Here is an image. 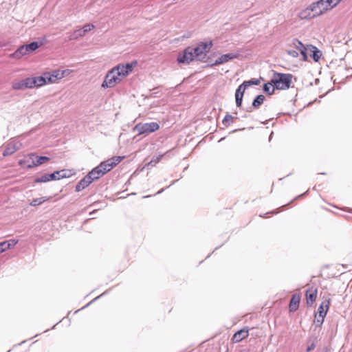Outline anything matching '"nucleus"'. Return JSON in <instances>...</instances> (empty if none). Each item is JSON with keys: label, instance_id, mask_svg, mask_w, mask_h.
Instances as JSON below:
<instances>
[{"label": "nucleus", "instance_id": "obj_1", "mask_svg": "<svg viewBox=\"0 0 352 352\" xmlns=\"http://www.w3.org/2000/svg\"><path fill=\"white\" fill-rule=\"evenodd\" d=\"M212 41L200 42L196 47H187L183 52L179 54L177 60L179 63L189 64L195 58L204 61L206 54L212 47Z\"/></svg>", "mask_w": 352, "mask_h": 352}, {"label": "nucleus", "instance_id": "obj_2", "mask_svg": "<svg viewBox=\"0 0 352 352\" xmlns=\"http://www.w3.org/2000/svg\"><path fill=\"white\" fill-rule=\"evenodd\" d=\"M293 75L291 74H284L274 72L272 78V82L274 87L278 90L288 89L292 83Z\"/></svg>", "mask_w": 352, "mask_h": 352}, {"label": "nucleus", "instance_id": "obj_3", "mask_svg": "<svg viewBox=\"0 0 352 352\" xmlns=\"http://www.w3.org/2000/svg\"><path fill=\"white\" fill-rule=\"evenodd\" d=\"M160 125L157 122H151L146 123H138L133 128L134 132L137 131L138 135L149 134L157 131Z\"/></svg>", "mask_w": 352, "mask_h": 352}, {"label": "nucleus", "instance_id": "obj_4", "mask_svg": "<svg viewBox=\"0 0 352 352\" xmlns=\"http://www.w3.org/2000/svg\"><path fill=\"white\" fill-rule=\"evenodd\" d=\"M122 80V79L120 77V76H118V73L116 69L113 67L109 71H108L107 74H106L104 81L102 83V87L104 89L114 87Z\"/></svg>", "mask_w": 352, "mask_h": 352}, {"label": "nucleus", "instance_id": "obj_5", "mask_svg": "<svg viewBox=\"0 0 352 352\" xmlns=\"http://www.w3.org/2000/svg\"><path fill=\"white\" fill-rule=\"evenodd\" d=\"M137 65V62L133 61L132 63H127L125 65L119 64L114 67L113 68L118 73V76L122 79L123 78L127 76L132 71L133 66Z\"/></svg>", "mask_w": 352, "mask_h": 352}, {"label": "nucleus", "instance_id": "obj_6", "mask_svg": "<svg viewBox=\"0 0 352 352\" xmlns=\"http://www.w3.org/2000/svg\"><path fill=\"white\" fill-rule=\"evenodd\" d=\"M22 147V144L20 141L12 140L5 145V148L3 152V156L7 157L12 155L16 151L20 150Z\"/></svg>", "mask_w": 352, "mask_h": 352}, {"label": "nucleus", "instance_id": "obj_7", "mask_svg": "<svg viewBox=\"0 0 352 352\" xmlns=\"http://www.w3.org/2000/svg\"><path fill=\"white\" fill-rule=\"evenodd\" d=\"M239 56H240L239 53H228V54H222L214 63H209L208 65V66L212 67L216 65L226 63H227L230 60H232L233 59L239 58Z\"/></svg>", "mask_w": 352, "mask_h": 352}, {"label": "nucleus", "instance_id": "obj_8", "mask_svg": "<svg viewBox=\"0 0 352 352\" xmlns=\"http://www.w3.org/2000/svg\"><path fill=\"white\" fill-rule=\"evenodd\" d=\"M65 70H53L52 72H45L47 75V80L49 83H54L56 80L63 78L65 76Z\"/></svg>", "mask_w": 352, "mask_h": 352}, {"label": "nucleus", "instance_id": "obj_9", "mask_svg": "<svg viewBox=\"0 0 352 352\" xmlns=\"http://www.w3.org/2000/svg\"><path fill=\"white\" fill-rule=\"evenodd\" d=\"M30 159H32V164H29V168H34L50 161V157L47 156H38L34 153H30Z\"/></svg>", "mask_w": 352, "mask_h": 352}, {"label": "nucleus", "instance_id": "obj_10", "mask_svg": "<svg viewBox=\"0 0 352 352\" xmlns=\"http://www.w3.org/2000/svg\"><path fill=\"white\" fill-rule=\"evenodd\" d=\"M318 290L316 288L309 287L306 291V302L308 306H311L317 298Z\"/></svg>", "mask_w": 352, "mask_h": 352}, {"label": "nucleus", "instance_id": "obj_11", "mask_svg": "<svg viewBox=\"0 0 352 352\" xmlns=\"http://www.w3.org/2000/svg\"><path fill=\"white\" fill-rule=\"evenodd\" d=\"M68 173L69 170L66 169L56 170L52 173H49V177L51 179V181L59 180L60 179L69 177L71 174H69Z\"/></svg>", "mask_w": 352, "mask_h": 352}, {"label": "nucleus", "instance_id": "obj_12", "mask_svg": "<svg viewBox=\"0 0 352 352\" xmlns=\"http://www.w3.org/2000/svg\"><path fill=\"white\" fill-rule=\"evenodd\" d=\"M330 304V298L324 299L318 307L317 312L316 314L320 315V316L325 317L329 309Z\"/></svg>", "mask_w": 352, "mask_h": 352}, {"label": "nucleus", "instance_id": "obj_13", "mask_svg": "<svg viewBox=\"0 0 352 352\" xmlns=\"http://www.w3.org/2000/svg\"><path fill=\"white\" fill-rule=\"evenodd\" d=\"M249 336V329L248 327H244L238 331H236L233 337L232 340L234 342H239L245 338H248Z\"/></svg>", "mask_w": 352, "mask_h": 352}, {"label": "nucleus", "instance_id": "obj_14", "mask_svg": "<svg viewBox=\"0 0 352 352\" xmlns=\"http://www.w3.org/2000/svg\"><path fill=\"white\" fill-rule=\"evenodd\" d=\"M265 96L262 94L258 95L253 100L252 106L247 107L246 112H252L254 109H258L264 102Z\"/></svg>", "mask_w": 352, "mask_h": 352}, {"label": "nucleus", "instance_id": "obj_15", "mask_svg": "<svg viewBox=\"0 0 352 352\" xmlns=\"http://www.w3.org/2000/svg\"><path fill=\"white\" fill-rule=\"evenodd\" d=\"M92 182L93 179L90 178L87 175H86L77 183L75 190L76 192H80L89 186Z\"/></svg>", "mask_w": 352, "mask_h": 352}, {"label": "nucleus", "instance_id": "obj_16", "mask_svg": "<svg viewBox=\"0 0 352 352\" xmlns=\"http://www.w3.org/2000/svg\"><path fill=\"white\" fill-rule=\"evenodd\" d=\"M324 0H319L316 2H314L311 4V10L313 12H316V15H322L327 10H322V7H325Z\"/></svg>", "mask_w": 352, "mask_h": 352}, {"label": "nucleus", "instance_id": "obj_17", "mask_svg": "<svg viewBox=\"0 0 352 352\" xmlns=\"http://www.w3.org/2000/svg\"><path fill=\"white\" fill-rule=\"evenodd\" d=\"M318 16L316 12L311 11V5L299 13V17L302 19H313Z\"/></svg>", "mask_w": 352, "mask_h": 352}, {"label": "nucleus", "instance_id": "obj_18", "mask_svg": "<svg viewBox=\"0 0 352 352\" xmlns=\"http://www.w3.org/2000/svg\"><path fill=\"white\" fill-rule=\"evenodd\" d=\"M300 297L298 294H293L289 302V311H295L298 309Z\"/></svg>", "mask_w": 352, "mask_h": 352}, {"label": "nucleus", "instance_id": "obj_19", "mask_svg": "<svg viewBox=\"0 0 352 352\" xmlns=\"http://www.w3.org/2000/svg\"><path fill=\"white\" fill-rule=\"evenodd\" d=\"M308 50L311 52V57L315 62H318L322 56V52L314 45H307Z\"/></svg>", "mask_w": 352, "mask_h": 352}, {"label": "nucleus", "instance_id": "obj_20", "mask_svg": "<svg viewBox=\"0 0 352 352\" xmlns=\"http://www.w3.org/2000/svg\"><path fill=\"white\" fill-rule=\"evenodd\" d=\"M104 174L103 173L102 169H100L98 166L94 168L90 172L88 173L87 175L93 179V182L99 179L100 177L103 176Z\"/></svg>", "mask_w": 352, "mask_h": 352}, {"label": "nucleus", "instance_id": "obj_21", "mask_svg": "<svg viewBox=\"0 0 352 352\" xmlns=\"http://www.w3.org/2000/svg\"><path fill=\"white\" fill-rule=\"evenodd\" d=\"M47 75L46 73H43V74L41 76H35L34 78L35 87H42L48 82V80H47Z\"/></svg>", "mask_w": 352, "mask_h": 352}, {"label": "nucleus", "instance_id": "obj_22", "mask_svg": "<svg viewBox=\"0 0 352 352\" xmlns=\"http://www.w3.org/2000/svg\"><path fill=\"white\" fill-rule=\"evenodd\" d=\"M28 52L26 51L25 45H21L17 48V50L12 54V57L14 58H21L22 56L28 54Z\"/></svg>", "mask_w": 352, "mask_h": 352}, {"label": "nucleus", "instance_id": "obj_23", "mask_svg": "<svg viewBox=\"0 0 352 352\" xmlns=\"http://www.w3.org/2000/svg\"><path fill=\"white\" fill-rule=\"evenodd\" d=\"M42 43L38 41H32L28 44L24 45L28 53H30L36 50L40 46H41Z\"/></svg>", "mask_w": 352, "mask_h": 352}, {"label": "nucleus", "instance_id": "obj_24", "mask_svg": "<svg viewBox=\"0 0 352 352\" xmlns=\"http://www.w3.org/2000/svg\"><path fill=\"white\" fill-rule=\"evenodd\" d=\"M275 89L276 87H274V83L272 82V80L270 82L265 83L263 87V91L269 96L274 94Z\"/></svg>", "mask_w": 352, "mask_h": 352}, {"label": "nucleus", "instance_id": "obj_25", "mask_svg": "<svg viewBox=\"0 0 352 352\" xmlns=\"http://www.w3.org/2000/svg\"><path fill=\"white\" fill-rule=\"evenodd\" d=\"M98 166L102 169L104 174H106L113 168L109 160L102 162Z\"/></svg>", "mask_w": 352, "mask_h": 352}, {"label": "nucleus", "instance_id": "obj_26", "mask_svg": "<svg viewBox=\"0 0 352 352\" xmlns=\"http://www.w3.org/2000/svg\"><path fill=\"white\" fill-rule=\"evenodd\" d=\"M83 31L82 29H78L75 30L74 32L71 33L69 36L67 38V41H72V40H77L80 37L84 36Z\"/></svg>", "mask_w": 352, "mask_h": 352}, {"label": "nucleus", "instance_id": "obj_27", "mask_svg": "<svg viewBox=\"0 0 352 352\" xmlns=\"http://www.w3.org/2000/svg\"><path fill=\"white\" fill-rule=\"evenodd\" d=\"M324 2L326 4L325 7H322V10H328L336 7L340 3V0H324Z\"/></svg>", "mask_w": 352, "mask_h": 352}, {"label": "nucleus", "instance_id": "obj_28", "mask_svg": "<svg viewBox=\"0 0 352 352\" xmlns=\"http://www.w3.org/2000/svg\"><path fill=\"white\" fill-rule=\"evenodd\" d=\"M32 162V159H30V154H28L27 157H25V159L20 160L19 162V165H21V166H23L25 168L31 169L32 168H29L28 165L29 164L31 165Z\"/></svg>", "mask_w": 352, "mask_h": 352}, {"label": "nucleus", "instance_id": "obj_29", "mask_svg": "<svg viewBox=\"0 0 352 352\" xmlns=\"http://www.w3.org/2000/svg\"><path fill=\"white\" fill-rule=\"evenodd\" d=\"M26 89H33L35 87L34 80L33 77H28L23 79Z\"/></svg>", "mask_w": 352, "mask_h": 352}, {"label": "nucleus", "instance_id": "obj_30", "mask_svg": "<svg viewBox=\"0 0 352 352\" xmlns=\"http://www.w3.org/2000/svg\"><path fill=\"white\" fill-rule=\"evenodd\" d=\"M12 87L14 90H23L25 89V84L23 80H21L18 82H14L12 83Z\"/></svg>", "mask_w": 352, "mask_h": 352}, {"label": "nucleus", "instance_id": "obj_31", "mask_svg": "<svg viewBox=\"0 0 352 352\" xmlns=\"http://www.w3.org/2000/svg\"><path fill=\"white\" fill-rule=\"evenodd\" d=\"M51 181V179L49 177V173L48 174H44L43 175L41 176V177H36L35 179H34V183H45V182H50Z\"/></svg>", "mask_w": 352, "mask_h": 352}, {"label": "nucleus", "instance_id": "obj_32", "mask_svg": "<svg viewBox=\"0 0 352 352\" xmlns=\"http://www.w3.org/2000/svg\"><path fill=\"white\" fill-rule=\"evenodd\" d=\"M246 88V85L245 84L244 82H243L236 89L235 95L243 96Z\"/></svg>", "mask_w": 352, "mask_h": 352}, {"label": "nucleus", "instance_id": "obj_33", "mask_svg": "<svg viewBox=\"0 0 352 352\" xmlns=\"http://www.w3.org/2000/svg\"><path fill=\"white\" fill-rule=\"evenodd\" d=\"M261 79L260 78H251L249 80H245L243 81L245 84L246 85L247 87L251 85H258L261 83Z\"/></svg>", "mask_w": 352, "mask_h": 352}, {"label": "nucleus", "instance_id": "obj_34", "mask_svg": "<svg viewBox=\"0 0 352 352\" xmlns=\"http://www.w3.org/2000/svg\"><path fill=\"white\" fill-rule=\"evenodd\" d=\"M293 45L294 47L299 50V51H301L302 50H304L307 48V46H305L300 40L298 38H294L293 40Z\"/></svg>", "mask_w": 352, "mask_h": 352}, {"label": "nucleus", "instance_id": "obj_35", "mask_svg": "<svg viewBox=\"0 0 352 352\" xmlns=\"http://www.w3.org/2000/svg\"><path fill=\"white\" fill-rule=\"evenodd\" d=\"M47 199L44 197H40V198H36L34 199L32 202L30 203V205L32 206H37L43 204L44 201H45Z\"/></svg>", "mask_w": 352, "mask_h": 352}, {"label": "nucleus", "instance_id": "obj_36", "mask_svg": "<svg viewBox=\"0 0 352 352\" xmlns=\"http://www.w3.org/2000/svg\"><path fill=\"white\" fill-rule=\"evenodd\" d=\"M324 318L325 317L320 316V315L316 314H315V319H314V323H315L316 326V327H321L322 324L324 322Z\"/></svg>", "mask_w": 352, "mask_h": 352}, {"label": "nucleus", "instance_id": "obj_37", "mask_svg": "<svg viewBox=\"0 0 352 352\" xmlns=\"http://www.w3.org/2000/svg\"><path fill=\"white\" fill-rule=\"evenodd\" d=\"M18 241H19L16 240V239H10V240L4 241V242L6 243V249L8 250V249L14 247V245H16L18 243Z\"/></svg>", "mask_w": 352, "mask_h": 352}, {"label": "nucleus", "instance_id": "obj_38", "mask_svg": "<svg viewBox=\"0 0 352 352\" xmlns=\"http://www.w3.org/2000/svg\"><path fill=\"white\" fill-rule=\"evenodd\" d=\"M231 119H238L236 117H233L230 114H226L222 120V123L225 126H228L229 125V121Z\"/></svg>", "mask_w": 352, "mask_h": 352}, {"label": "nucleus", "instance_id": "obj_39", "mask_svg": "<svg viewBox=\"0 0 352 352\" xmlns=\"http://www.w3.org/2000/svg\"><path fill=\"white\" fill-rule=\"evenodd\" d=\"M94 28V25L92 24V23H88V24H86L82 28V30L83 31V34L84 35H85L86 33L90 32L91 30H92Z\"/></svg>", "mask_w": 352, "mask_h": 352}, {"label": "nucleus", "instance_id": "obj_40", "mask_svg": "<svg viewBox=\"0 0 352 352\" xmlns=\"http://www.w3.org/2000/svg\"><path fill=\"white\" fill-rule=\"evenodd\" d=\"M107 293V291L103 292L102 294H101L100 295H99L98 296L96 297L95 298H94L91 301H90L89 303H87L86 305H85L84 307H82L81 309L76 311V313L79 311L81 309H83L86 307H87L90 304H91L93 302L97 300L98 299H99L100 297L103 296L104 295H105Z\"/></svg>", "mask_w": 352, "mask_h": 352}, {"label": "nucleus", "instance_id": "obj_41", "mask_svg": "<svg viewBox=\"0 0 352 352\" xmlns=\"http://www.w3.org/2000/svg\"><path fill=\"white\" fill-rule=\"evenodd\" d=\"M243 96L235 95L236 106L240 109L242 107Z\"/></svg>", "mask_w": 352, "mask_h": 352}, {"label": "nucleus", "instance_id": "obj_42", "mask_svg": "<svg viewBox=\"0 0 352 352\" xmlns=\"http://www.w3.org/2000/svg\"><path fill=\"white\" fill-rule=\"evenodd\" d=\"M308 50V47L307 46V48L304 49V50H302L301 51H300L302 56V60L304 61H307V51Z\"/></svg>", "mask_w": 352, "mask_h": 352}, {"label": "nucleus", "instance_id": "obj_43", "mask_svg": "<svg viewBox=\"0 0 352 352\" xmlns=\"http://www.w3.org/2000/svg\"><path fill=\"white\" fill-rule=\"evenodd\" d=\"M287 54L294 58H297L298 56V52L294 50H288Z\"/></svg>", "mask_w": 352, "mask_h": 352}, {"label": "nucleus", "instance_id": "obj_44", "mask_svg": "<svg viewBox=\"0 0 352 352\" xmlns=\"http://www.w3.org/2000/svg\"><path fill=\"white\" fill-rule=\"evenodd\" d=\"M160 160L159 157H156V159L153 158L146 166H155Z\"/></svg>", "mask_w": 352, "mask_h": 352}, {"label": "nucleus", "instance_id": "obj_45", "mask_svg": "<svg viewBox=\"0 0 352 352\" xmlns=\"http://www.w3.org/2000/svg\"><path fill=\"white\" fill-rule=\"evenodd\" d=\"M109 162L112 164L113 167H115L117 164H118V159L116 157L109 159Z\"/></svg>", "mask_w": 352, "mask_h": 352}, {"label": "nucleus", "instance_id": "obj_46", "mask_svg": "<svg viewBox=\"0 0 352 352\" xmlns=\"http://www.w3.org/2000/svg\"><path fill=\"white\" fill-rule=\"evenodd\" d=\"M6 250H7L6 247V243L4 242V241L2 242H0V253H2L3 252H5Z\"/></svg>", "mask_w": 352, "mask_h": 352}, {"label": "nucleus", "instance_id": "obj_47", "mask_svg": "<svg viewBox=\"0 0 352 352\" xmlns=\"http://www.w3.org/2000/svg\"><path fill=\"white\" fill-rule=\"evenodd\" d=\"M315 346H316V345L314 343L311 344L310 345H309L307 346V351L309 352V351H312L315 348Z\"/></svg>", "mask_w": 352, "mask_h": 352}, {"label": "nucleus", "instance_id": "obj_48", "mask_svg": "<svg viewBox=\"0 0 352 352\" xmlns=\"http://www.w3.org/2000/svg\"><path fill=\"white\" fill-rule=\"evenodd\" d=\"M309 190H307L306 192H303L301 195H298L296 197L294 198V200L303 197L304 196L307 195L308 194Z\"/></svg>", "mask_w": 352, "mask_h": 352}, {"label": "nucleus", "instance_id": "obj_49", "mask_svg": "<svg viewBox=\"0 0 352 352\" xmlns=\"http://www.w3.org/2000/svg\"><path fill=\"white\" fill-rule=\"evenodd\" d=\"M278 212H277V211H272V212H266V213H265L263 217H266L269 213H272V214H277Z\"/></svg>", "mask_w": 352, "mask_h": 352}, {"label": "nucleus", "instance_id": "obj_50", "mask_svg": "<svg viewBox=\"0 0 352 352\" xmlns=\"http://www.w3.org/2000/svg\"><path fill=\"white\" fill-rule=\"evenodd\" d=\"M116 157L118 159V162L119 164L124 159V156H117Z\"/></svg>", "mask_w": 352, "mask_h": 352}, {"label": "nucleus", "instance_id": "obj_51", "mask_svg": "<svg viewBox=\"0 0 352 352\" xmlns=\"http://www.w3.org/2000/svg\"><path fill=\"white\" fill-rule=\"evenodd\" d=\"M177 181H178L177 179V180H174V181H173V182H171V184H170V186L171 185H173L174 184H175ZM168 187H169V186H168L167 188H168Z\"/></svg>", "mask_w": 352, "mask_h": 352}, {"label": "nucleus", "instance_id": "obj_52", "mask_svg": "<svg viewBox=\"0 0 352 352\" xmlns=\"http://www.w3.org/2000/svg\"><path fill=\"white\" fill-rule=\"evenodd\" d=\"M164 190V188H162V189H161L160 190H159V191L157 192V194H160V193H162Z\"/></svg>", "mask_w": 352, "mask_h": 352}, {"label": "nucleus", "instance_id": "obj_53", "mask_svg": "<svg viewBox=\"0 0 352 352\" xmlns=\"http://www.w3.org/2000/svg\"><path fill=\"white\" fill-rule=\"evenodd\" d=\"M96 211H97V210H96V209H95V210H94L92 212H91L89 213V214H91H91H93L94 213H95Z\"/></svg>", "mask_w": 352, "mask_h": 352}, {"label": "nucleus", "instance_id": "obj_54", "mask_svg": "<svg viewBox=\"0 0 352 352\" xmlns=\"http://www.w3.org/2000/svg\"><path fill=\"white\" fill-rule=\"evenodd\" d=\"M272 135H273V131L271 133V134L269 137V140H271V139L272 138Z\"/></svg>", "mask_w": 352, "mask_h": 352}, {"label": "nucleus", "instance_id": "obj_55", "mask_svg": "<svg viewBox=\"0 0 352 352\" xmlns=\"http://www.w3.org/2000/svg\"><path fill=\"white\" fill-rule=\"evenodd\" d=\"M150 197V195L144 196V198H146V197Z\"/></svg>", "mask_w": 352, "mask_h": 352}, {"label": "nucleus", "instance_id": "obj_56", "mask_svg": "<svg viewBox=\"0 0 352 352\" xmlns=\"http://www.w3.org/2000/svg\"><path fill=\"white\" fill-rule=\"evenodd\" d=\"M240 352H245V350H242Z\"/></svg>", "mask_w": 352, "mask_h": 352}, {"label": "nucleus", "instance_id": "obj_57", "mask_svg": "<svg viewBox=\"0 0 352 352\" xmlns=\"http://www.w3.org/2000/svg\"><path fill=\"white\" fill-rule=\"evenodd\" d=\"M341 1V0H340V2Z\"/></svg>", "mask_w": 352, "mask_h": 352}]
</instances>
